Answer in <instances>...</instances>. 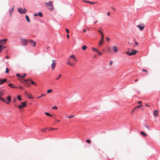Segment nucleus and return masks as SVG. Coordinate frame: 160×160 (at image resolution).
<instances>
[{
  "label": "nucleus",
  "instance_id": "46",
  "mask_svg": "<svg viewBox=\"0 0 160 160\" xmlns=\"http://www.w3.org/2000/svg\"><path fill=\"white\" fill-rule=\"evenodd\" d=\"M16 76L18 77H20L21 78V75H20L19 74L17 73L16 74Z\"/></svg>",
  "mask_w": 160,
  "mask_h": 160
},
{
  "label": "nucleus",
  "instance_id": "59",
  "mask_svg": "<svg viewBox=\"0 0 160 160\" xmlns=\"http://www.w3.org/2000/svg\"><path fill=\"white\" fill-rule=\"evenodd\" d=\"M107 15H108V16H110V12H108V13Z\"/></svg>",
  "mask_w": 160,
  "mask_h": 160
},
{
  "label": "nucleus",
  "instance_id": "31",
  "mask_svg": "<svg viewBox=\"0 0 160 160\" xmlns=\"http://www.w3.org/2000/svg\"><path fill=\"white\" fill-rule=\"evenodd\" d=\"M144 126L147 128L148 130H149V126L147 124H145L144 125Z\"/></svg>",
  "mask_w": 160,
  "mask_h": 160
},
{
  "label": "nucleus",
  "instance_id": "58",
  "mask_svg": "<svg viewBox=\"0 0 160 160\" xmlns=\"http://www.w3.org/2000/svg\"><path fill=\"white\" fill-rule=\"evenodd\" d=\"M6 58L7 59H8L9 58V57L8 56H6Z\"/></svg>",
  "mask_w": 160,
  "mask_h": 160
},
{
  "label": "nucleus",
  "instance_id": "50",
  "mask_svg": "<svg viewBox=\"0 0 160 160\" xmlns=\"http://www.w3.org/2000/svg\"><path fill=\"white\" fill-rule=\"evenodd\" d=\"M98 31L100 33V34H101V35L102 34H103V32H102L101 31H100V30H98Z\"/></svg>",
  "mask_w": 160,
  "mask_h": 160
},
{
  "label": "nucleus",
  "instance_id": "42",
  "mask_svg": "<svg viewBox=\"0 0 160 160\" xmlns=\"http://www.w3.org/2000/svg\"><path fill=\"white\" fill-rule=\"evenodd\" d=\"M19 88L21 90H22L23 89V88L21 86H19Z\"/></svg>",
  "mask_w": 160,
  "mask_h": 160
},
{
  "label": "nucleus",
  "instance_id": "41",
  "mask_svg": "<svg viewBox=\"0 0 160 160\" xmlns=\"http://www.w3.org/2000/svg\"><path fill=\"white\" fill-rule=\"evenodd\" d=\"M9 72V69L8 68H6L5 72L6 73H8Z\"/></svg>",
  "mask_w": 160,
  "mask_h": 160
},
{
  "label": "nucleus",
  "instance_id": "53",
  "mask_svg": "<svg viewBox=\"0 0 160 160\" xmlns=\"http://www.w3.org/2000/svg\"><path fill=\"white\" fill-rule=\"evenodd\" d=\"M98 54L100 55H102V52H98Z\"/></svg>",
  "mask_w": 160,
  "mask_h": 160
},
{
  "label": "nucleus",
  "instance_id": "17",
  "mask_svg": "<svg viewBox=\"0 0 160 160\" xmlns=\"http://www.w3.org/2000/svg\"><path fill=\"white\" fill-rule=\"evenodd\" d=\"M24 84L27 87H30L31 86L30 84L28 82H25L24 83Z\"/></svg>",
  "mask_w": 160,
  "mask_h": 160
},
{
  "label": "nucleus",
  "instance_id": "32",
  "mask_svg": "<svg viewBox=\"0 0 160 160\" xmlns=\"http://www.w3.org/2000/svg\"><path fill=\"white\" fill-rule=\"evenodd\" d=\"M4 95L2 92L0 91V98Z\"/></svg>",
  "mask_w": 160,
  "mask_h": 160
},
{
  "label": "nucleus",
  "instance_id": "30",
  "mask_svg": "<svg viewBox=\"0 0 160 160\" xmlns=\"http://www.w3.org/2000/svg\"><path fill=\"white\" fill-rule=\"evenodd\" d=\"M92 50L93 51L97 52H98V51L96 48H92Z\"/></svg>",
  "mask_w": 160,
  "mask_h": 160
},
{
  "label": "nucleus",
  "instance_id": "25",
  "mask_svg": "<svg viewBox=\"0 0 160 160\" xmlns=\"http://www.w3.org/2000/svg\"><path fill=\"white\" fill-rule=\"evenodd\" d=\"M83 1L85 2L91 3V4H94V3H97V2H90L89 1Z\"/></svg>",
  "mask_w": 160,
  "mask_h": 160
},
{
  "label": "nucleus",
  "instance_id": "39",
  "mask_svg": "<svg viewBox=\"0 0 160 160\" xmlns=\"http://www.w3.org/2000/svg\"><path fill=\"white\" fill-rule=\"evenodd\" d=\"M142 71L144 72H146L147 74H148V71L146 70L143 69H142Z\"/></svg>",
  "mask_w": 160,
  "mask_h": 160
},
{
  "label": "nucleus",
  "instance_id": "19",
  "mask_svg": "<svg viewBox=\"0 0 160 160\" xmlns=\"http://www.w3.org/2000/svg\"><path fill=\"white\" fill-rule=\"evenodd\" d=\"M141 134L143 135V136L145 137L147 136V134L143 131H141L140 132Z\"/></svg>",
  "mask_w": 160,
  "mask_h": 160
},
{
  "label": "nucleus",
  "instance_id": "12",
  "mask_svg": "<svg viewBox=\"0 0 160 160\" xmlns=\"http://www.w3.org/2000/svg\"><path fill=\"white\" fill-rule=\"evenodd\" d=\"M153 115L156 117H158V111L157 110H155L153 112Z\"/></svg>",
  "mask_w": 160,
  "mask_h": 160
},
{
  "label": "nucleus",
  "instance_id": "23",
  "mask_svg": "<svg viewBox=\"0 0 160 160\" xmlns=\"http://www.w3.org/2000/svg\"><path fill=\"white\" fill-rule=\"evenodd\" d=\"M0 100H1L5 103H6V100L2 97H1L0 98Z\"/></svg>",
  "mask_w": 160,
  "mask_h": 160
},
{
  "label": "nucleus",
  "instance_id": "14",
  "mask_svg": "<svg viewBox=\"0 0 160 160\" xmlns=\"http://www.w3.org/2000/svg\"><path fill=\"white\" fill-rule=\"evenodd\" d=\"M27 95L28 96V98L29 99H32L33 98V97L32 95L31 94L28 93Z\"/></svg>",
  "mask_w": 160,
  "mask_h": 160
},
{
  "label": "nucleus",
  "instance_id": "4",
  "mask_svg": "<svg viewBox=\"0 0 160 160\" xmlns=\"http://www.w3.org/2000/svg\"><path fill=\"white\" fill-rule=\"evenodd\" d=\"M27 102L26 101L22 102L21 104L18 106V108L20 109H22L25 108L26 106Z\"/></svg>",
  "mask_w": 160,
  "mask_h": 160
},
{
  "label": "nucleus",
  "instance_id": "57",
  "mask_svg": "<svg viewBox=\"0 0 160 160\" xmlns=\"http://www.w3.org/2000/svg\"><path fill=\"white\" fill-rule=\"evenodd\" d=\"M13 101H14V102H16V101H17V99L16 98H15L14 100H13Z\"/></svg>",
  "mask_w": 160,
  "mask_h": 160
},
{
  "label": "nucleus",
  "instance_id": "26",
  "mask_svg": "<svg viewBox=\"0 0 160 160\" xmlns=\"http://www.w3.org/2000/svg\"><path fill=\"white\" fill-rule=\"evenodd\" d=\"M87 48V47L86 46L84 45L82 47V49L83 50H85Z\"/></svg>",
  "mask_w": 160,
  "mask_h": 160
},
{
  "label": "nucleus",
  "instance_id": "10",
  "mask_svg": "<svg viewBox=\"0 0 160 160\" xmlns=\"http://www.w3.org/2000/svg\"><path fill=\"white\" fill-rule=\"evenodd\" d=\"M29 42L31 45L33 47H35L36 43L33 40H29Z\"/></svg>",
  "mask_w": 160,
  "mask_h": 160
},
{
  "label": "nucleus",
  "instance_id": "5",
  "mask_svg": "<svg viewBox=\"0 0 160 160\" xmlns=\"http://www.w3.org/2000/svg\"><path fill=\"white\" fill-rule=\"evenodd\" d=\"M112 49L115 53H117L119 51V48L116 46H113L112 47Z\"/></svg>",
  "mask_w": 160,
  "mask_h": 160
},
{
  "label": "nucleus",
  "instance_id": "64",
  "mask_svg": "<svg viewBox=\"0 0 160 160\" xmlns=\"http://www.w3.org/2000/svg\"><path fill=\"white\" fill-rule=\"evenodd\" d=\"M34 16H38V14L36 13H34Z\"/></svg>",
  "mask_w": 160,
  "mask_h": 160
},
{
  "label": "nucleus",
  "instance_id": "21",
  "mask_svg": "<svg viewBox=\"0 0 160 160\" xmlns=\"http://www.w3.org/2000/svg\"><path fill=\"white\" fill-rule=\"evenodd\" d=\"M25 17H26V19L27 20V21L29 22H30V21L29 19V17L28 16V15H26L25 16Z\"/></svg>",
  "mask_w": 160,
  "mask_h": 160
},
{
  "label": "nucleus",
  "instance_id": "15",
  "mask_svg": "<svg viewBox=\"0 0 160 160\" xmlns=\"http://www.w3.org/2000/svg\"><path fill=\"white\" fill-rule=\"evenodd\" d=\"M8 86L10 87H11L12 88H18V87H15L13 85L12 83H9L8 85Z\"/></svg>",
  "mask_w": 160,
  "mask_h": 160
},
{
  "label": "nucleus",
  "instance_id": "56",
  "mask_svg": "<svg viewBox=\"0 0 160 160\" xmlns=\"http://www.w3.org/2000/svg\"><path fill=\"white\" fill-rule=\"evenodd\" d=\"M142 102L141 101H139V102H138V104H140V103H141Z\"/></svg>",
  "mask_w": 160,
  "mask_h": 160
},
{
  "label": "nucleus",
  "instance_id": "28",
  "mask_svg": "<svg viewBox=\"0 0 160 160\" xmlns=\"http://www.w3.org/2000/svg\"><path fill=\"white\" fill-rule=\"evenodd\" d=\"M47 128H43V129H41V131L42 132H46V130H47Z\"/></svg>",
  "mask_w": 160,
  "mask_h": 160
},
{
  "label": "nucleus",
  "instance_id": "43",
  "mask_svg": "<svg viewBox=\"0 0 160 160\" xmlns=\"http://www.w3.org/2000/svg\"><path fill=\"white\" fill-rule=\"evenodd\" d=\"M26 75H27L25 73V74H23V75L21 76V78H23L25 77L26 76Z\"/></svg>",
  "mask_w": 160,
  "mask_h": 160
},
{
  "label": "nucleus",
  "instance_id": "11",
  "mask_svg": "<svg viewBox=\"0 0 160 160\" xmlns=\"http://www.w3.org/2000/svg\"><path fill=\"white\" fill-rule=\"evenodd\" d=\"M8 101H6V103L9 104L11 99V97L10 96H9L7 98Z\"/></svg>",
  "mask_w": 160,
  "mask_h": 160
},
{
  "label": "nucleus",
  "instance_id": "37",
  "mask_svg": "<svg viewBox=\"0 0 160 160\" xmlns=\"http://www.w3.org/2000/svg\"><path fill=\"white\" fill-rule=\"evenodd\" d=\"M38 14L39 16L40 17H42V14L41 12H38Z\"/></svg>",
  "mask_w": 160,
  "mask_h": 160
},
{
  "label": "nucleus",
  "instance_id": "9",
  "mask_svg": "<svg viewBox=\"0 0 160 160\" xmlns=\"http://www.w3.org/2000/svg\"><path fill=\"white\" fill-rule=\"evenodd\" d=\"M22 43L23 45H26L28 43V41L27 40L25 39H22L21 40Z\"/></svg>",
  "mask_w": 160,
  "mask_h": 160
},
{
  "label": "nucleus",
  "instance_id": "22",
  "mask_svg": "<svg viewBox=\"0 0 160 160\" xmlns=\"http://www.w3.org/2000/svg\"><path fill=\"white\" fill-rule=\"evenodd\" d=\"M6 48V47L3 45H0V49L1 50Z\"/></svg>",
  "mask_w": 160,
  "mask_h": 160
},
{
  "label": "nucleus",
  "instance_id": "54",
  "mask_svg": "<svg viewBox=\"0 0 160 160\" xmlns=\"http://www.w3.org/2000/svg\"><path fill=\"white\" fill-rule=\"evenodd\" d=\"M53 109H57V107L56 106H54L53 107Z\"/></svg>",
  "mask_w": 160,
  "mask_h": 160
},
{
  "label": "nucleus",
  "instance_id": "44",
  "mask_svg": "<svg viewBox=\"0 0 160 160\" xmlns=\"http://www.w3.org/2000/svg\"><path fill=\"white\" fill-rule=\"evenodd\" d=\"M65 29L67 33H68L69 32V30L67 28H66Z\"/></svg>",
  "mask_w": 160,
  "mask_h": 160
},
{
  "label": "nucleus",
  "instance_id": "29",
  "mask_svg": "<svg viewBox=\"0 0 160 160\" xmlns=\"http://www.w3.org/2000/svg\"><path fill=\"white\" fill-rule=\"evenodd\" d=\"M45 113L47 116H49L50 117H52V115L48 112H46Z\"/></svg>",
  "mask_w": 160,
  "mask_h": 160
},
{
  "label": "nucleus",
  "instance_id": "24",
  "mask_svg": "<svg viewBox=\"0 0 160 160\" xmlns=\"http://www.w3.org/2000/svg\"><path fill=\"white\" fill-rule=\"evenodd\" d=\"M142 104H140V105H138L136 107L134 108V109H136L137 108H139L140 107H142Z\"/></svg>",
  "mask_w": 160,
  "mask_h": 160
},
{
  "label": "nucleus",
  "instance_id": "3",
  "mask_svg": "<svg viewBox=\"0 0 160 160\" xmlns=\"http://www.w3.org/2000/svg\"><path fill=\"white\" fill-rule=\"evenodd\" d=\"M18 11L20 14H24L26 12L27 10L25 8L23 9L21 8H19L18 9Z\"/></svg>",
  "mask_w": 160,
  "mask_h": 160
},
{
  "label": "nucleus",
  "instance_id": "6",
  "mask_svg": "<svg viewBox=\"0 0 160 160\" xmlns=\"http://www.w3.org/2000/svg\"><path fill=\"white\" fill-rule=\"evenodd\" d=\"M52 63L51 64V67L52 70H53L56 65V61L55 60H52Z\"/></svg>",
  "mask_w": 160,
  "mask_h": 160
},
{
  "label": "nucleus",
  "instance_id": "49",
  "mask_svg": "<svg viewBox=\"0 0 160 160\" xmlns=\"http://www.w3.org/2000/svg\"><path fill=\"white\" fill-rule=\"evenodd\" d=\"M86 142H87V143H90V141L89 140V139H88L86 140Z\"/></svg>",
  "mask_w": 160,
  "mask_h": 160
},
{
  "label": "nucleus",
  "instance_id": "33",
  "mask_svg": "<svg viewBox=\"0 0 160 160\" xmlns=\"http://www.w3.org/2000/svg\"><path fill=\"white\" fill-rule=\"evenodd\" d=\"M45 95H46V94H42L41 96L38 97L37 98L39 99V98H41L42 97H43V96H45Z\"/></svg>",
  "mask_w": 160,
  "mask_h": 160
},
{
  "label": "nucleus",
  "instance_id": "61",
  "mask_svg": "<svg viewBox=\"0 0 160 160\" xmlns=\"http://www.w3.org/2000/svg\"><path fill=\"white\" fill-rule=\"evenodd\" d=\"M86 31V29H83V32H85Z\"/></svg>",
  "mask_w": 160,
  "mask_h": 160
},
{
  "label": "nucleus",
  "instance_id": "27",
  "mask_svg": "<svg viewBox=\"0 0 160 160\" xmlns=\"http://www.w3.org/2000/svg\"><path fill=\"white\" fill-rule=\"evenodd\" d=\"M17 99L20 101H22V99L20 95H18L17 96Z\"/></svg>",
  "mask_w": 160,
  "mask_h": 160
},
{
  "label": "nucleus",
  "instance_id": "38",
  "mask_svg": "<svg viewBox=\"0 0 160 160\" xmlns=\"http://www.w3.org/2000/svg\"><path fill=\"white\" fill-rule=\"evenodd\" d=\"M62 75L61 74H59V75L58 76V77L56 78V79L58 80L61 77Z\"/></svg>",
  "mask_w": 160,
  "mask_h": 160
},
{
  "label": "nucleus",
  "instance_id": "1",
  "mask_svg": "<svg viewBox=\"0 0 160 160\" xmlns=\"http://www.w3.org/2000/svg\"><path fill=\"white\" fill-rule=\"evenodd\" d=\"M137 52V51L132 49L131 50H128L126 52V54L130 56L135 54Z\"/></svg>",
  "mask_w": 160,
  "mask_h": 160
},
{
  "label": "nucleus",
  "instance_id": "36",
  "mask_svg": "<svg viewBox=\"0 0 160 160\" xmlns=\"http://www.w3.org/2000/svg\"><path fill=\"white\" fill-rule=\"evenodd\" d=\"M14 6H13V7L11 9V10H9V12H10V14H11V13H12V12L13 11V9H14Z\"/></svg>",
  "mask_w": 160,
  "mask_h": 160
},
{
  "label": "nucleus",
  "instance_id": "62",
  "mask_svg": "<svg viewBox=\"0 0 160 160\" xmlns=\"http://www.w3.org/2000/svg\"><path fill=\"white\" fill-rule=\"evenodd\" d=\"M67 37L68 38H69V35L68 34H67Z\"/></svg>",
  "mask_w": 160,
  "mask_h": 160
},
{
  "label": "nucleus",
  "instance_id": "45",
  "mask_svg": "<svg viewBox=\"0 0 160 160\" xmlns=\"http://www.w3.org/2000/svg\"><path fill=\"white\" fill-rule=\"evenodd\" d=\"M29 80H30V79H24V81L25 82H27V81H29Z\"/></svg>",
  "mask_w": 160,
  "mask_h": 160
},
{
  "label": "nucleus",
  "instance_id": "13",
  "mask_svg": "<svg viewBox=\"0 0 160 160\" xmlns=\"http://www.w3.org/2000/svg\"><path fill=\"white\" fill-rule=\"evenodd\" d=\"M7 81V79H4L2 80L0 79V85L3 84L4 82H6Z\"/></svg>",
  "mask_w": 160,
  "mask_h": 160
},
{
  "label": "nucleus",
  "instance_id": "18",
  "mask_svg": "<svg viewBox=\"0 0 160 160\" xmlns=\"http://www.w3.org/2000/svg\"><path fill=\"white\" fill-rule=\"evenodd\" d=\"M70 57L73 58L75 61H76V62H77V59L74 55H72L70 56Z\"/></svg>",
  "mask_w": 160,
  "mask_h": 160
},
{
  "label": "nucleus",
  "instance_id": "2",
  "mask_svg": "<svg viewBox=\"0 0 160 160\" xmlns=\"http://www.w3.org/2000/svg\"><path fill=\"white\" fill-rule=\"evenodd\" d=\"M46 6L51 11H52L53 9V6L52 2V1H50L48 2H46Z\"/></svg>",
  "mask_w": 160,
  "mask_h": 160
},
{
  "label": "nucleus",
  "instance_id": "35",
  "mask_svg": "<svg viewBox=\"0 0 160 160\" xmlns=\"http://www.w3.org/2000/svg\"><path fill=\"white\" fill-rule=\"evenodd\" d=\"M103 40H102L101 39V40L99 43V45H101L103 43Z\"/></svg>",
  "mask_w": 160,
  "mask_h": 160
},
{
  "label": "nucleus",
  "instance_id": "52",
  "mask_svg": "<svg viewBox=\"0 0 160 160\" xmlns=\"http://www.w3.org/2000/svg\"><path fill=\"white\" fill-rule=\"evenodd\" d=\"M109 40H110V38L109 37H107V41H109Z\"/></svg>",
  "mask_w": 160,
  "mask_h": 160
},
{
  "label": "nucleus",
  "instance_id": "47",
  "mask_svg": "<svg viewBox=\"0 0 160 160\" xmlns=\"http://www.w3.org/2000/svg\"><path fill=\"white\" fill-rule=\"evenodd\" d=\"M75 116H69L68 117V118H72V117H74Z\"/></svg>",
  "mask_w": 160,
  "mask_h": 160
},
{
  "label": "nucleus",
  "instance_id": "8",
  "mask_svg": "<svg viewBox=\"0 0 160 160\" xmlns=\"http://www.w3.org/2000/svg\"><path fill=\"white\" fill-rule=\"evenodd\" d=\"M7 39H4L0 40V44H5L7 41Z\"/></svg>",
  "mask_w": 160,
  "mask_h": 160
},
{
  "label": "nucleus",
  "instance_id": "51",
  "mask_svg": "<svg viewBox=\"0 0 160 160\" xmlns=\"http://www.w3.org/2000/svg\"><path fill=\"white\" fill-rule=\"evenodd\" d=\"M135 43L136 45H137L138 44V43L135 41Z\"/></svg>",
  "mask_w": 160,
  "mask_h": 160
},
{
  "label": "nucleus",
  "instance_id": "34",
  "mask_svg": "<svg viewBox=\"0 0 160 160\" xmlns=\"http://www.w3.org/2000/svg\"><path fill=\"white\" fill-rule=\"evenodd\" d=\"M52 90L51 89H50L48 90L47 91V92L48 93H51V92H52Z\"/></svg>",
  "mask_w": 160,
  "mask_h": 160
},
{
  "label": "nucleus",
  "instance_id": "60",
  "mask_svg": "<svg viewBox=\"0 0 160 160\" xmlns=\"http://www.w3.org/2000/svg\"><path fill=\"white\" fill-rule=\"evenodd\" d=\"M112 61H110V65H112Z\"/></svg>",
  "mask_w": 160,
  "mask_h": 160
},
{
  "label": "nucleus",
  "instance_id": "16",
  "mask_svg": "<svg viewBox=\"0 0 160 160\" xmlns=\"http://www.w3.org/2000/svg\"><path fill=\"white\" fill-rule=\"evenodd\" d=\"M67 64L68 65H69L71 66H73L74 65V64H72V63H71V62L69 59H68V61L67 62Z\"/></svg>",
  "mask_w": 160,
  "mask_h": 160
},
{
  "label": "nucleus",
  "instance_id": "20",
  "mask_svg": "<svg viewBox=\"0 0 160 160\" xmlns=\"http://www.w3.org/2000/svg\"><path fill=\"white\" fill-rule=\"evenodd\" d=\"M29 81H31V84H34L35 86H37V83L33 81L31 79H30Z\"/></svg>",
  "mask_w": 160,
  "mask_h": 160
},
{
  "label": "nucleus",
  "instance_id": "55",
  "mask_svg": "<svg viewBox=\"0 0 160 160\" xmlns=\"http://www.w3.org/2000/svg\"><path fill=\"white\" fill-rule=\"evenodd\" d=\"M145 106L147 107H150V106L149 105H148V104L147 103L145 104Z\"/></svg>",
  "mask_w": 160,
  "mask_h": 160
},
{
  "label": "nucleus",
  "instance_id": "7",
  "mask_svg": "<svg viewBox=\"0 0 160 160\" xmlns=\"http://www.w3.org/2000/svg\"><path fill=\"white\" fill-rule=\"evenodd\" d=\"M137 27L139 28L140 30H142L143 29L145 25L143 24H142L141 25H137Z\"/></svg>",
  "mask_w": 160,
  "mask_h": 160
},
{
  "label": "nucleus",
  "instance_id": "63",
  "mask_svg": "<svg viewBox=\"0 0 160 160\" xmlns=\"http://www.w3.org/2000/svg\"><path fill=\"white\" fill-rule=\"evenodd\" d=\"M135 110H136V109H134V108H133V109L132 110V112H131V113H132L133 112H134V111Z\"/></svg>",
  "mask_w": 160,
  "mask_h": 160
},
{
  "label": "nucleus",
  "instance_id": "48",
  "mask_svg": "<svg viewBox=\"0 0 160 160\" xmlns=\"http://www.w3.org/2000/svg\"><path fill=\"white\" fill-rule=\"evenodd\" d=\"M53 130V128H49V130L50 131Z\"/></svg>",
  "mask_w": 160,
  "mask_h": 160
},
{
  "label": "nucleus",
  "instance_id": "40",
  "mask_svg": "<svg viewBox=\"0 0 160 160\" xmlns=\"http://www.w3.org/2000/svg\"><path fill=\"white\" fill-rule=\"evenodd\" d=\"M101 40H104V34H101Z\"/></svg>",
  "mask_w": 160,
  "mask_h": 160
}]
</instances>
